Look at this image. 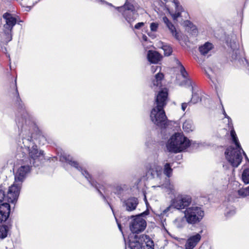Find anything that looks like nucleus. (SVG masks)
I'll use <instances>...</instances> for the list:
<instances>
[{
  "mask_svg": "<svg viewBox=\"0 0 249 249\" xmlns=\"http://www.w3.org/2000/svg\"><path fill=\"white\" fill-rule=\"evenodd\" d=\"M167 97L166 89L160 91L156 96V106L151 111L150 118L152 122L162 128L167 125V119L163 108L166 105Z\"/></svg>",
  "mask_w": 249,
  "mask_h": 249,
  "instance_id": "obj_1",
  "label": "nucleus"
},
{
  "mask_svg": "<svg viewBox=\"0 0 249 249\" xmlns=\"http://www.w3.org/2000/svg\"><path fill=\"white\" fill-rule=\"evenodd\" d=\"M190 145V142L182 133H176L170 138L167 144L169 152L178 153L186 149Z\"/></svg>",
  "mask_w": 249,
  "mask_h": 249,
  "instance_id": "obj_2",
  "label": "nucleus"
},
{
  "mask_svg": "<svg viewBox=\"0 0 249 249\" xmlns=\"http://www.w3.org/2000/svg\"><path fill=\"white\" fill-rule=\"evenodd\" d=\"M186 221L189 224L194 225L199 222L204 216V212L200 207L192 206L184 212Z\"/></svg>",
  "mask_w": 249,
  "mask_h": 249,
  "instance_id": "obj_3",
  "label": "nucleus"
},
{
  "mask_svg": "<svg viewBox=\"0 0 249 249\" xmlns=\"http://www.w3.org/2000/svg\"><path fill=\"white\" fill-rule=\"evenodd\" d=\"M241 151H243L247 159V156L241 147L240 148L237 147L234 148L231 146L227 148L225 152L226 158L233 167H238L241 162L242 160Z\"/></svg>",
  "mask_w": 249,
  "mask_h": 249,
  "instance_id": "obj_4",
  "label": "nucleus"
},
{
  "mask_svg": "<svg viewBox=\"0 0 249 249\" xmlns=\"http://www.w3.org/2000/svg\"><path fill=\"white\" fill-rule=\"evenodd\" d=\"M22 164L18 170L15 176V182L13 184L19 186V190L21 188V184L27 175L30 172L32 166L31 160L28 159H22Z\"/></svg>",
  "mask_w": 249,
  "mask_h": 249,
  "instance_id": "obj_5",
  "label": "nucleus"
},
{
  "mask_svg": "<svg viewBox=\"0 0 249 249\" xmlns=\"http://www.w3.org/2000/svg\"><path fill=\"white\" fill-rule=\"evenodd\" d=\"M2 17L5 20L3 26V39L7 43L12 39V30L17 23V19L8 13H4Z\"/></svg>",
  "mask_w": 249,
  "mask_h": 249,
  "instance_id": "obj_6",
  "label": "nucleus"
},
{
  "mask_svg": "<svg viewBox=\"0 0 249 249\" xmlns=\"http://www.w3.org/2000/svg\"><path fill=\"white\" fill-rule=\"evenodd\" d=\"M19 194V187L15 184H13L9 187L7 196H5L4 191L2 187L0 186V205L4 203H14L18 198Z\"/></svg>",
  "mask_w": 249,
  "mask_h": 249,
  "instance_id": "obj_7",
  "label": "nucleus"
},
{
  "mask_svg": "<svg viewBox=\"0 0 249 249\" xmlns=\"http://www.w3.org/2000/svg\"><path fill=\"white\" fill-rule=\"evenodd\" d=\"M148 214L149 211L147 210L140 214L131 216L132 217H134V218L130 223L129 228L130 231L133 233H138L145 230L146 227V222L142 217Z\"/></svg>",
  "mask_w": 249,
  "mask_h": 249,
  "instance_id": "obj_8",
  "label": "nucleus"
},
{
  "mask_svg": "<svg viewBox=\"0 0 249 249\" xmlns=\"http://www.w3.org/2000/svg\"><path fill=\"white\" fill-rule=\"evenodd\" d=\"M32 138L30 139H23V143L25 146H27L28 150L29 158H25L23 159L31 160L32 165L36 166L35 164L36 160H39L40 158L43 155V151H39L37 146L31 142Z\"/></svg>",
  "mask_w": 249,
  "mask_h": 249,
  "instance_id": "obj_9",
  "label": "nucleus"
},
{
  "mask_svg": "<svg viewBox=\"0 0 249 249\" xmlns=\"http://www.w3.org/2000/svg\"><path fill=\"white\" fill-rule=\"evenodd\" d=\"M191 201L192 199L189 196L177 197L171 201L170 205L163 211V213L165 214L173 208L178 210L184 209L190 204Z\"/></svg>",
  "mask_w": 249,
  "mask_h": 249,
  "instance_id": "obj_10",
  "label": "nucleus"
},
{
  "mask_svg": "<svg viewBox=\"0 0 249 249\" xmlns=\"http://www.w3.org/2000/svg\"><path fill=\"white\" fill-rule=\"evenodd\" d=\"M68 163L71 166L74 167L79 171H80L81 172L82 174L84 175L85 177V178L89 181L91 185L94 186L96 188H97L100 194L103 196L104 199H106L105 196L103 195L102 192L97 188V187L95 185H94V182L93 181H91V180H90V176L86 170H83L82 168L78 165V163L76 161L68 160Z\"/></svg>",
  "mask_w": 249,
  "mask_h": 249,
  "instance_id": "obj_11",
  "label": "nucleus"
},
{
  "mask_svg": "<svg viewBox=\"0 0 249 249\" xmlns=\"http://www.w3.org/2000/svg\"><path fill=\"white\" fill-rule=\"evenodd\" d=\"M139 203L138 200L136 197H130L123 202V206L126 211L131 212L136 209Z\"/></svg>",
  "mask_w": 249,
  "mask_h": 249,
  "instance_id": "obj_12",
  "label": "nucleus"
},
{
  "mask_svg": "<svg viewBox=\"0 0 249 249\" xmlns=\"http://www.w3.org/2000/svg\"><path fill=\"white\" fill-rule=\"evenodd\" d=\"M10 212L9 204L3 203L0 205V223L5 221L9 217Z\"/></svg>",
  "mask_w": 249,
  "mask_h": 249,
  "instance_id": "obj_13",
  "label": "nucleus"
},
{
  "mask_svg": "<svg viewBox=\"0 0 249 249\" xmlns=\"http://www.w3.org/2000/svg\"><path fill=\"white\" fill-rule=\"evenodd\" d=\"M10 212L9 204L3 203L0 205V223L5 221L9 217Z\"/></svg>",
  "mask_w": 249,
  "mask_h": 249,
  "instance_id": "obj_14",
  "label": "nucleus"
},
{
  "mask_svg": "<svg viewBox=\"0 0 249 249\" xmlns=\"http://www.w3.org/2000/svg\"><path fill=\"white\" fill-rule=\"evenodd\" d=\"M201 239V235L199 233L191 236L188 239L185 244L186 249H193Z\"/></svg>",
  "mask_w": 249,
  "mask_h": 249,
  "instance_id": "obj_15",
  "label": "nucleus"
},
{
  "mask_svg": "<svg viewBox=\"0 0 249 249\" xmlns=\"http://www.w3.org/2000/svg\"><path fill=\"white\" fill-rule=\"evenodd\" d=\"M147 57L148 61L151 63H158L162 58L161 55L158 52L149 50L148 52Z\"/></svg>",
  "mask_w": 249,
  "mask_h": 249,
  "instance_id": "obj_16",
  "label": "nucleus"
},
{
  "mask_svg": "<svg viewBox=\"0 0 249 249\" xmlns=\"http://www.w3.org/2000/svg\"><path fill=\"white\" fill-rule=\"evenodd\" d=\"M141 241H144L145 245L142 246L143 249H154V242L147 235H142L140 236Z\"/></svg>",
  "mask_w": 249,
  "mask_h": 249,
  "instance_id": "obj_17",
  "label": "nucleus"
},
{
  "mask_svg": "<svg viewBox=\"0 0 249 249\" xmlns=\"http://www.w3.org/2000/svg\"><path fill=\"white\" fill-rule=\"evenodd\" d=\"M134 240H130L129 246L131 249H141L142 247V241L140 239V236L135 235Z\"/></svg>",
  "mask_w": 249,
  "mask_h": 249,
  "instance_id": "obj_18",
  "label": "nucleus"
},
{
  "mask_svg": "<svg viewBox=\"0 0 249 249\" xmlns=\"http://www.w3.org/2000/svg\"><path fill=\"white\" fill-rule=\"evenodd\" d=\"M127 13L123 12V15L127 21L130 24L136 18V14L134 11H127Z\"/></svg>",
  "mask_w": 249,
  "mask_h": 249,
  "instance_id": "obj_19",
  "label": "nucleus"
},
{
  "mask_svg": "<svg viewBox=\"0 0 249 249\" xmlns=\"http://www.w3.org/2000/svg\"><path fill=\"white\" fill-rule=\"evenodd\" d=\"M213 48V44L209 42H206L203 46L199 48V50L202 55H205L212 50Z\"/></svg>",
  "mask_w": 249,
  "mask_h": 249,
  "instance_id": "obj_20",
  "label": "nucleus"
},
{
  "mask_svg": "<svg viewBox=\"0 0 249 249\" xmlns=\"http://www.w3.org/2000/svg\"><path fill=\"white\" fill-rule=\"evenodd\" d=\"M163 74L162 73L159 72L156 74L155 78L153 80L152 83L154 86H160L161 80L163 78Z\"/></svg>",
  "mask_w": 249,
  "mask_h": 249,
  "instance_id": "obj_21",
  "label": "nucleus"
},
{
  "mask_svg": "<svg viewBox=\"0 0 249 249\" xmlns=\"http://www.w3.org/2000/svg\"><path fill=\"white\" fill-rule=\"evenodd\" d=\"M182 127L183 130L187 132L192 131L194 128L192 121L191 120H186L183 124Z\"/></svg>",
  "mask_w": 249,
  "mask_h": 249,
  "instance_id": "obj_22",
  "label": "nucleus"
},
{
  "mask_svg": "<svg viewBox=\"0 0 249 249\" xmlns=\"http://www.w3.org/2000/svg\"><path fill=\"white\" fill-rule=\"evenodd\" d=\"M176 5V12L173 15L172 17L174 20H176L178 17L181 16V12L182 11L183 8L181 6L179 5V3L177 1H174Z\"/></svg>",
  "mask_w": 249,
  "mask_h": 249,
  "instance_id": "obj_23",
  "label": "nucleus"
},
{
  "mask_svg": "<svg viewBox=\"0 0 249 249\" xmlns=\"http://www.w3.org/2000/svg\"><path fill=\"white\" fill-rule=\"evenodd\" d=\"M177 64L179 67V71L182 76L185 79L187 80L188 74L186 71L184 66L181 64V63L179 62L178 59H176Z\"/></svg>",
  "mask_w": 249,
  "mask_h": 249,
  "instance_id": "obj_24",
  "label": "nucleus"
},
{
  "mask_svg": "<svg viewBox=\"0 0 249 249\" xmlns=\"http://www.w3.org/2000/svg\"><path fill=\"white\" fill-rule=\"evenodd\" d=\"M119 9L123 10V12L126 13H127V11H134L133 5L128 2L127 0L123 6L119 7Z\"/></svg>",
  "mask_w": 249,
  "mask_h": 249,
  "instance_id": "obj_25",
  "label": "nucleus"
},
{
  "mask_svg": "<svg viewBox=\"0 0 249 249\" xmlns=\"http://www.w3.org/2000/svg\"><path fill=\"white\" fill-rule=\"evenodd\" d=\"M8 231V228L7 226H0V238L1 239L5 238L7 236Z\"/></svg>",
  "mask_w": 249,
  "mask_h": 249,
  "instance_id": "obj_26",
  "label": "nucleus"
},
{
  "mask_svg": "<svg viewBox=\"0 0 249 249\" xmlns=\"http://www.w3.org/2000/svg\"><path fill=\"white\" fill-rule=\"evenodd\" d=\"M167 27L168 28L169 30L170 31V32L172 33V35L178 40L179 39V37L177 33L176 29L174 26V25L172 23H170L167 25Z\"/></svg>",
  "mask_w": 249,
  "mask_h": 249,
  "instance_id": "obj_27",
  "label": "nucleus"
},
{
  "mask_svg": "<svg viewBox=\"0 0 249 249\" xmlns=\"http://www.w3.org/2000/svg\"><path fill=\"white\" fill-rule=\"evenodd\" d=\"M173 170L171 168L170 164L168 163L164 165L163 173L168 177L170 178L172 175Z\"/></svg>",
  "mask_w": 249,
  "mask_h": 249,
  "instance_id": "obj_28",
  "label": "nucleus"
},
{
  "mask_svg": "<svg viewBox=\"0 0 249 249\" xmlns=\"http://www.w3.org/2000/svg\"><path fill=\"white\" fill-rule=\"evenodd\" d=\"M162 186L167 189L168 194L173 193L175 191V188L173 184L170 182L169 179H168L167 182L162 185Z\"/></svg>",
  "mask_w": 249,
  "mask_h": 249,
  "instance_id": "obj_29",
  "label": "nucleus"
},
{
  "mask_svg": "<svg viewBox=\"0 0 249 249\" xmlns=\"http://www.w3.org/2000/svg\"><path fill=\"white\" fill-rule=\"evenodd\" d=\"M231 136L233 142L235 143L236 147L241 148V145L238 142V138L236 136V133L233 129L231 131Z\"/></svg>",
  "mask_w": 249,
  "mask_h": 249,
  "instance_id": "obj_30",
  "label": "nucleus"
},
{
  "mask_svg": "<svg viewBox=\"0 0 249 249\" xmlns=\"http://www.w3.org/2000/svg\"><path fill=\"white\" fill-rule=\"evenodd\" d=\"M242 180L246 184L249 183V169H246L242 173Z\"/></svg>",
  "mask_w": 249,
  "mask_h": 249,
  "instance_id": "obj_31",
  "label": "nucleus"
},
{
  "mask_svg": "<svg viewBox=\"0 0 249 249\" xmlns=\"http://www.w3.org/2000/svg\"><path fill=\"white\" fill-rule=\"evenodd\" d=\"M201 99L199 96V95L196 93H192V97L191 100L189 101L190 103H193L194 104H196L199 101H200Z\"/></svg>",
  "mask_w": 249,
  "mask_h": 249,
  "instance_id": "obj_32",
  "label": "nucleus"
},
{
  "mask_svg": "<svg viewBox=\"0 0 249 249\" xmlns=\"http://www.w3.org/2000/svg\"><path fill=\"white\" fill-rule=\"evenodd\" d=\"M161 168L158 166H155L154 168L150 167V169L148 171V173L154 177V176L157 174L158 171L160 170Z\"/></svg>",
  "mask_w": 249,
  "mask_h": 249,
  "instance_id": "obj_33",
  "label": "nucleus"
},
{
  "mask_svg": "<svg viewBox=\"0 0 249 249\" xmlns=\"http://www.w3.org/2000/svg\"><path fill=\"white\" fill-rule=\"evenodd\" d=\"M162 48L165 55L169 56L172 53V49L170 46L168 45H164L162 46Z\"/></svg>",
  "mask_w": 249,
  "mask_h": 249,
  "instance_id": "obj_34",
  "label": "nucleus"
},
{
  "mask_svg": "<svg viewBox=\"0 0 249 249\" xmlns=\"http://www.w3.org/2000/svg\"><path fill=\"white\" fill-rule=\"evenodd\" d=\"M238 195L242 197H245L249 195V188L247 187L246 189L239 190L238 191Z\"/></svg>",
  "mask_w": 249,
  "mask_h": 249,
  "instance_id": "obj_35",
  "label": "nucleus"
},
{
  "mask_svg": "<svg viewBox=\"0 0 249 249\" xmlns=\"http://www.w3.org/2000/svg\"><path fill=\"white\" fill-rule=\"evenodd\" d=\"M26 115H27V114L26 113V115L24 116V117H21V120H20V119L17 120V122L18 123V127L19 126H22L24 123H26V119L25 118Z\"/></svg>",
  "mask_w": 249,
  "mask_h": 249,
  "instance_id": "obj_36",
  "label": "nucleus"
},
{
  "mask_svg": "<svg viewBox=\"0 0 249 249\" xmlns=\"http://www.w3.org/2000/svg\"><path fill=\"white\" fill-rule=\"evenodd\" d=\"M158 24L152 22L150 24V29L152 31L155 32L157 31V29L158 28Z\"/></svg>",
  "mask_w": 249,
  "mask_h": 249,
  "instance_id": "obj_37",
  "label": "nucleus"
},
{
  "mask_svg": "<svg viewBox=\"0 0 249 249\" xmlns=\"http://www.w3.org/2000/svg\"><path fill=\"white\" fill-rule=\"evenodd\" d=\"M144 25L143 22H139L137 23L135 25L134 28L136 29H140Z\"/></svg>",
  "mask_w": 249,
  "mask_h": 249,
  "instance_id": "obj_38",
  "label": "nucleus"
},
{
  "mask_svg": "<svg viewBox=\"0 0 249 249\" xmlns=\"http://www.w3.org/2000/svg\"><path fill=\"white\" fill-rule=\"evenodd\" d=\"M191 104L189 102L188 103H183L181 104V109L183 111H185L186 107H187L188 105Z\"/></svg>",
  "mask_w": 249,
  "mask_h": 249,
  "instance_id": "obj_39",
  "label": "nucleus"
},
{
  "mask_svg": "<svg viewBox=\"0 0 249 249\" xmlns=\"http://www.w3.org/2000/svg\"><path fill=\"white\" fill-rule=\"evenodd\" d=\"M163 21L166 24V26L171 22L169 21L168 18L166 17H163Z\"/></svg>",
  "mask_w": 249,
  "mask_h": 249,
  "instance_id": "obj_40",
  "label": "nucleus"
},
{
  "mask_svg": "<svg viewBox=\"0 0 249 249\" xmlns=\"http://www.w3.org/2000/svg\"><path fill=\"white\" fill-rule=\"evenodd\" d=\"M235 213V211L234 210H231L230 212H227L226 215V216H229L231 214H234Z\"/></svg>",
  "mask_w": 249,
  "mask_h": 249,
  "instance_id": "obj_41",
  "label": "nucleus"
},
{
  "mask_svg": "<svg viewBox=\"0 0 249 249\" xmlns=\"http://www.w3.org/2000/svg\"><path fill=\"white\" fill-rule=\"evenodd\" d=\"M185 24V25L187 26H190L191 25V23L188 20H186L185 22H184Z\"/></svg>",
  "mask_w": 249,
  "mask_h": 249,
  "instance_id": "obj_42",
  "label": "nucleus"
},
{
  "mask_svg": "<svg viewBox=\"0 0 249 249\" xmlns=\"http://www.w3.org/2000/svg\"><path fill=\"white\" fill-rule=\"evenodd\" d=\"M16 94H17V98L18 99V100H20V99L19 98V93L18 92V89H17V87H16Z\"/></svg>",
  "mask_w": 249,
  "mask_h": 249,
  "instance_id": "obj_43",
  "label": "nucleus"
},
{
  "mask_svg": "<svg viewBox=\"0 0 249 249\" xmlns=\"http://www.w3.org/2000/svg\"><path fill=\"white\" fill-rule=\"evenodd\" d=\"M223 114H224L225 117L229 118V117L228 116H227V115L226 114L225 110H224V111H223Z\"/></svg>",
  "mask_w": 249,
  "mask_h": 249,
  "instance_id": "obj_44",
  "label": "nucleus"
},
{
  "mask_svg": "<svg viewBox=\"0 0 249 249\" xmlns=\"http://www.w3.org/2000/svg\"><path fill=\"white\" fill-rule=\"evenodd\" d=\"M118 227H119V228L120 230L121 231H122V228H121V224H119V223H118Z\"/></svg>",
  "mask_w": 249,
  "mask_h": 249,
  "instance_id": "obj_45",
  "label": "nucleus"
},
{
  "mask_svg": "<svg viewBox=\"0 0 249 249\" xmlns=\"http://www.w3.org/2000/svg\"><path fill=\"white\" fill-rule=\"evenodd\" d=\"M146 38H147V37L146 36H143V39L144 40H146Z\"/></svg>",
  "mask_w": 249,
  "mask_h": 249,
  "instance_id": "obj_46",
  "label": "nucleus"
},
{
  "mask_svg": "<svg viewBox=\"0 0 249 249\" xmlns=\"http://www.w3.org/2000/svg\"><path fill=\"white\" fill-rule=\"evenodd\" d=\"M178 227H181L182 226H179L178 225Z\"/></svg>",
  "mask_w": 249,
  "mask_h": 249,
  "instance_id": "obj_47",
  "label": "nucleus"
},
{
  "mask_svg": "<svg viewBox=\"0 0 249 249\" xmlns=\"http://www.w3.org/2000/svg\"><path fill=\"white\" fill-rule=\"evenodd\" d=\"M180 220H181V221H183L184 222V221H183V219H180Z\"/></svg>",
  "mask_w": 249,
  "mask_h": 249,
  "instance_id": "obj_48",
  "label": "nucleus"
},
{
  "mask_svg": "<svg viewBox=\"0 0 249 249\" xmlns=\"http://www.w3.org/2000/svg\"><path fill=\"white\" fill-rule=\"evenodd\" d=\"M248 188H249V186L248 187Z\"/></svg>",
  "mask_w": 249,
  "mask_h": 249,
  "instance_id": "obj_49",
  "label": "nucleus"
}]
</instances>
